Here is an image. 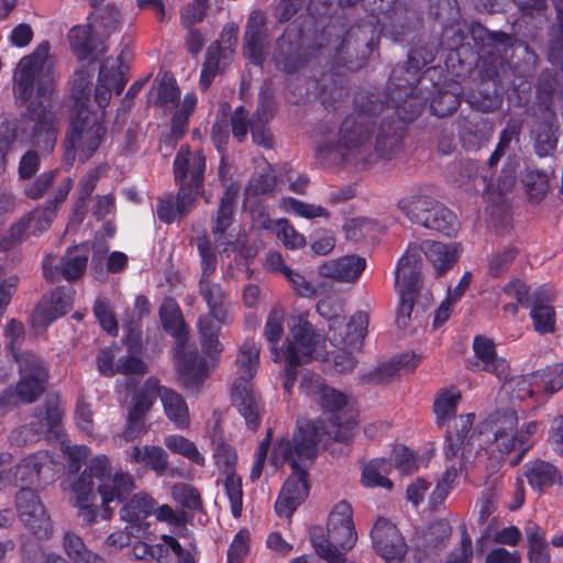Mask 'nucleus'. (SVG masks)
Masks as SVG:
<instances>
[{
  "instance_id": "nucleus-1",
  "label": "nucleus",
  "mask_w": 563,
  "mask_h": 563,
  "mask_svg": "<svg viewBox=\"0 0 563 563\" xmlns=\"http://www.w3.org/2000/svg\"><path fill=\"white\" fill-rule=\"evenodd\" d=\"M48 53L49 44L43 42L16 67L15 100L30 102L11 131L20 144L36 148L45 156L54 152L59 133V120L53 106L55 75Z\"/></svg>"
},
{
  "instance_id": "nucleus-2",
  "label": "nucleus",
  "mask_w": 563,
  "mask_h": 563,
  "mask_svg": "<svg viewBox=\"0 0 563 563\" xmlns=\"http://www.w3.org/2000/svg\"><path fill=\"white\" fill-rule=\"evenodd\" d=\"M322 430L320 422H306L297 427L291 440L280 438L276 441L271 455L272 462L275 465L287 463L292 470L275 503V510L279 516L290 517L307 498L309 486L306 468L312 465L318 455Z\"/></svg>"
},
{
  "instance_id": "nucleus-3",
  "label": "nucleus",
  "mask_w": 563,
  "mask_h": 563,
  "mask_svg": "<svg viewBox=\"0 0 563 563\" xmlns=\"http://www.w3.org/2000/svg\"><path fill=\"white\" fill-rule=\"evenodd\" d=\"M90 84V76L85 69L75 73L71 88L74 114L62 143V162L67 167L74 165L76 157L80 162L90 159L107 133L103 112H96L89 107Z\"/></svg>"
},
{
  "instance_id": "nucleus-4",
  "label": "nucleus",
  "mask_w": 563,
  "mask_h": 563,
  "mask_svg": "<svg viewBox=\"0 0 563 563\" xmlns=\"http://www.w3.org/2000/svg\"><path fill=\"white\" fill-rule=\"evenodd\" d=\"M95 481L98 482L97 490L101 497L104 519L112 517V503H122L135 489L134 481L129 473L111 474L110 461L107 455H98L90 460L73 487L78 516L86 526L92 525L97 518Z\"/></svg>"
},
{
  "instance_id": "nucleus-5",
  "label": "nucleus",
  "mask_w": 563,
  "mask_h": 563,
  "mask_svg": "<svg viewBox=\"0 0 563 563\" xmlns=\"http://www.w3.org/2000/svg\"><path fill=\"white\" fill-rule=\"evenodd\" d=\"M438 53V45L433 43H418L408 52L406 65L393 68L387 81V97L390 104L389 117L406 126L416 120L426 107L423 97L416 85L419 81V71L431 64Z\"/></svg>"
},
{
  "instance_id": "nucleus-6",
  "label": "nucleus",
  "mask_w": 563,
  "mask_h": 563,
  "mask_svg": "<svg viewBox=\"0 0 563 563\" xmlns=\"http://www.w3.org/2000/svg\"><path fill=\"white\" fill-rule=\"evenodd\" d=\"M375 125L354 114L340 124L336 141L324 140L317 147V159L324 166L342 164L356 172L373 167L372 140Z\"/></svg>"
},
{
  "instance_id": "nucleus-7",
  "label": "nucleus",
  "mask_w": 563,
  "mask_h": 563,
  "mask_svg": "<svg viewBox=\"0 0 563 563\" xmlns=\"http://www.w3.org/2000/svg\"><path fill=\"white\" fill-rule=\"evenodd\" d=\"M471 33L472 38L478 46V64L489 63L494 57L504 56L510 48L511 38L504 32H490L479 23H473L470 30H465L459 25L445 26L442 34L441 43L437 40L428 41L427 43H435L438 49L440 46L443 49L449 51L446 59V67L450 68V63L457 59L461 64V71L468 70L471 63L462 60L464 53L468 52V48L464 45V41L467 34ZM418 43H426L419 41Z\"/></svg>"
},
{
  "instance_id": "nucleus-8",
  "label": "nucleus",
  "mask_w": 563,
  "mask_h": 563,
  "mask_svg": "<svg viewBox=\"0 0 563 563\" xmlns=\"http://www.w3.org/2000/svg\"><path fill=\"white\" fill-rule=\"evenodd\" d=\"M164 330L177 340L178 372L187 388L198 389L208 376L207 362L199 353L185 350L187 330L178 305L168 299L159 308Z\"/></svg>"
},
{
  "instance_id": "nucleus-9",
  "label": "nucleus",
  "mask_w": 563,
  "mask_h": 563,
  "mask_svg": "<svg viewBox=\"0 0 563 563\" xmlns=\"http://www.w3.org/2000/svg\"><path fill=\"white\" fill-rule=\"evenodd\" d=\"M258 366L260 349L255 342L245 341L236 356L238 377L232 386V404L252 430H256L261 422V404L251 384Z\"/></svg>"
},
{
  "instance_id": "nucleus-10",
  "label": "nucleus",
  "mask_w": 563,
  "mask_h": 563,
  "mask_svg": "<svg viewBox=\"0 0 563 563\" xmlns=\"http://www.w3.org/2000/svg\"><path fill=\"white\" fill-rule=\"evenodd\" d=\"M352 517V506L342 500L330 512L327 538L311 533L310 541L317 554L328 563H344L346 552L354 547L357 534Z\"/></svg>"
},
{
  "instance_id": "nucleus-11",
  "label": "nucleus",
  "mask_w": 563,
  "mask_h": 563,
  "mask_svg": "<svg viewBox=\"0 0 563 563\" xmlns=\"http://www.w3.org/2000/svg\"><path fill=\"white\" fill-rule=\"evenodd\" d=\"M397 207L413 224L441 232L446 236L454 235L459 230L456 216L427 194L415 192L404 196L398 200Z\"/></svg>"
},
{
  "instance_id": "nucleus-12",
  "label": "nucleus",
  "mask_w": 563,
  "mask_h": 563,
  "mask_svg": "<svg viewBox=\"0 0 563 563\" xmlns=\"http://www.w3.org/2000/svg\"><path fill=\"white\" fill-rule=\"evenodd\" d=\"M316 401L324 412L330 413V422L335 430L329 431V435L333 437L335 441L347 442L355 426L351 415H347L346 411L347 396L333 387L322 385L316 391ZM316 422L323 426V439L328 433L324 422L321 420Z\"/></svg>"
},
{
  "instance_id": "nucleus-13",
  "label": "nucleus",
  "mask_w": 563,
  "mask_h": 563,
  "mask_svg": "<svg viewBox=\"0 0 563 563\" xmlns=\"http://www.w3.org/2000/svg\"><path fill=\"white\" fill-rule=\"evenodd\" d=\"M504 64V56L494 57L489 63L477 64L478 87L466 96V102L473 109L487 113L497 110L501 106L499 69Z\"/></svg>"
},
{
  "instance_id": "nucleus-14",
  "label": "nucleus",
  "mask_w": 563,
  "mask_h": 563,
  "mask_svg": "<svg viewBox=\"0 0 563 563\" xmlns=\"http://www.w3.org/2000/svg\"><path fill=\"white\" fill-rule=\"evenodd\" d=\"M15 508L20 521L37 539L53 534V522L36 490L22 487L15 495Z\"/></svg>"
},
{
  "instance_id": "nucleus-15",
  "label": "nucleus",
  "mask_w": 563,
  "mask_h": 563,
  "mask_svg": "<svg viewBox=\"0 0 563 563\" xmlns=\"http://www.w3.org/2000/svg\"><path fill=\"white\" fill-rule=\"evenodd\" d=\"M20 380L16 394L24 402H33L44 391L48 373L44 361L33 352L16 356Z\"/></svg>"
},
{
  "instance_id": "nucleus-16",
  "label": "nucleus",
  "mask_w": 563,
  "mask_h": 563,
  "mask_svg": "<svg viewBox=\"0 0 563 563\" xmlns=\"http://www.w3.org/2000/svg\"><path fill=\"white\" fill-rule=\"evenodd\" d=\"M375 552L386 563H400L408 547L398 528L386 518H378L371 531Z\"/></svg>"
},
{
  "instance_id": "nucleus-17",
  "label": "nucleus",
  "mask_w": 563,
  "mask_h": 563,
  "mask_svg": "<svg viewBox=\"0 0 563 563\" xmlns=\"http://www.w3.org/2000/svg\"><path fill=\"white\" fill-rule=\"evenodd\" d=\"M276 67L285 73L299 71L308 62L309 53L300 32L286 30L276 41L273 54Z\"/></svg>"
},
{
  "instance_id": "nucleus-18",
  "label": "nucleus",
  "mask_w": 563,
  "mask_h": 563,
  "mask_svg": "<svg viewBox=\"0 0 563 563\" xmlns=\"http://www.w3.org/2000/svg\"><path fill=\"white\" fill-rule=\"evenodd\" d=\"M291 339L287 341L284 352L285 362L306 363L320 343V334L316 333L312 324L299 316L290 329Z\"/></svg>"
},
{
  "instance_id": "nucleus-19",
  "label": "nucleus",
  "mask_w": 563,
  "mask_h": 563,
  "mask_svg": "<svg viewBox=\"0 0 563 563\" xmlns=\"http://www.w3.org/2000/svg\"><path fill=\"white\" fill-rule=\"evenodd\" d=\"M406 126L389 115L383 117L377 128L374 145L372 144L373 166L378 159L390 161L402 151Z\"/></svg>"
},
{
  "instance_id": "nucleus-20",
  "label": "nucleus",
  "mask_w": 563,
  "mask_h": 563,
  "mask_svg": "<svg viewBox=\"0 0 563 563\" xmlns=\"http://www.w3.org/2000/svg\"><path fill=\"white\" fill-rule=\"evenodd\" d=\"M268 29L265 14L257 10L247 18L243 36V54L254 65L262 66L267 48Z\"/></svg>"
},
{
  "instance_id": "nucleus-21",
  "label": "nucleus",
  "mask_w": 563,
  "mask_h": 563,
  "mask_svg": "<svg viewBox=\"0 0 563 563\" xmlns=\"http://www.w3.org/2000/svg\"><path fill=\"white\" fill-rule=\"evenodd\" d=\"M52 262V257H45L43 261V271L46 279L55 282L63 277L67 282H74L84 275L87 268L88 254L78 246L69 247L60 257L58 264L53 265Z\"/></svg>"
},
{
  "instance_id": "nucleus-22",
  "label": "nucleus",
  "mask_w": 563,
  "mask_h": 563,
  "mask_svg": "<svg viewBox=\"0 0 563 563\" xmlns=\"http://www.w3.org/2000/svg\"><path fill=\"white\" fill-rule=\"evenodd\" d=\"M176 184L203 187L206 172V156L201 152H191L181 146L173 164Z\"/></svg>"
},
{
  "instance_id": "nucleus-23",
  "label": "nucleus",
  "mask_w": 563,
  "mask_h": 563,
  "mask_svg": "<svg viewBox=\"0 0 563 563\" xmlns=\"http://www.w3.org/2000/svg\"><path fill=\"white\" fill-rule=\"evenodd\" d=\"M373 52V37H367V30L365 26L351 27L339 46L336 47V59L339 63L353 68L352 64L355 60H365Z\"/></svg>"
},
{
  "instance_id": "nucleus-24",
  "label": "nucleus",
  "mask_w": 563,
  "mask_h": 563,
  "mask_svg": "<svg viewBox=\"0 0 563 563\" xmlns=\"http://www.w3.org/2000/svg\"><path fill=\"white\" fill-rule=\"evenodd\" d=\"M390 104L387 97V87L384 91L377 89H358L353 100L355 117L376 126L379 117L389 115Z\"/></svg>"
},
{
  "instance_id": "nucleus-25",
  "label": "nucleus",
  "mask_w": 563,
  "mask_h": 563,
  "mask_svg": "<svg viewBox=\"0 0 563 563\" xmlns=\"http://www.w3.org/2000/svg\"><path fill=\"white\" fill-rule=\"evenodd\" d=\"M421 267L422 258L419 246L409 245L396 266V290L419 292L422 284Z\"/></svg>"
},
{
  "instance_id": "nucleus-26",
  "label": "nucleus",
  "mask_w": 563,
  "mask_h": 563,
  "mask_svg": "<svg viewBox=\"0 0 563 563\" xmlns=\"http://www.w3.org/2000/svg\"><path fill=\"white\" fill-rule=\"evenodd\" d=\"M274 113L275 104L273 96L269 90L262 89L258 93L257 108L251 118V135L254 143L265 148L273 146V137L267 124L273 119Z\"/></svg>"
},
{
  "instance_id": "nucleus-27",
  "label": "nucleus",
  "mask_w": 563,
  "mask_h": 563,
  "mask_svg": "<svg viewBox=\"0 0 563 563\" xmlns=\"http://www.w3.org/2000/svg\"><path fill=\"white\" fill-rule=\"evenodd\" d=\"M125 84L126 79L120 68L119 60L115 65L112 64L111 66H109L108 59L101 63L95 89V101L101 109L99 112L104 113V109L111 100L112 90H114L117 95H120Z\"/></svg>"
},
{
  "instance_id": "nucleus-28",
  "label": "nucleus",
  "mask_w": 563,
  "mask_h": 563,
  "mask_svg": "<svg viewBox=\"0 0 563 563\" xmlns=\"http://www.w3.org/2000/svg\"><path fill=\"white\" fill-rule=\"evenodd\" d=\"M473 350L477 362L474 368L489 372L497 376L499 380H507L509 377V364L496 354L494 342L483 335H477L473 342Z\"/></svg>"
},
{
  "instance_id": "nucleus-29",
  "label": "nucleus",
  "mask_w": 563,
  "mask_h": 563,
  "mask_svg": "<svg viewBox=\"0 0 563 563\" xmlns=\"http://www.w3.org/2000/svg\"><path fill=\"white\" fill-rule=\"evenodd\" d=\"M73 306V290L70 288H56L51 292L49 301L40 303L33 314L35 327H47L54 320L66 314Z\"/></svg>"
},
{
  "instance_id": "nucleus-30",
  "label": "nucleus",
  "mask_w": 563,
  "mask_h": 563,
  "mask_svg": "<svg viewBox=\"0 0 563 563\" xmlns=\"http://www.w3.org/2000/svg\"><path fill=\"white\" fill-rule=\"evenodd\" d=\"M534 153L539 157L552 156L559 141V123L556 114L548 111L541 120H538L531 131Z\"/></svg>"
},
{
  "instance_id": "nucleus-31",
  "label": "nucleus",
  "mask_w": 563,
  "mask_h": 563,
  "mask_svg": "<svg viewBox=\"0 0 563 563\" xmlns=\"http://www.w3.org/2000/svg\"><path fill=\"white\" fill-rule=\"evenodd\" d=\"M366 267L364 257L347 255L334 261H327L318 267V273L324 278L339 283L356 282Z\"/></svg>"
},
{
  "instance_id": "nucleus-32",
  "label": "nucleus",
  "mask_w": 563,
  "mask_h": 563,
  "mask_svg": "<svg viewBox=\"0 0 563 563\" xmlns=\"http://www.w3.org/2000/svg\"><path fill=\"white\" fill-rule=\"evenodd\" d=\"M70 188L71 179L68 178L62 186L58 187L53 200L47 201L43 208L35 209L26 217H24L27 221L30 232L33 235H40L49 228L53 219L56 216L58 206L65 201Z\"/></svg>"
},
{
  "instance_id": "nucleus-33",
  "label": "nucleus",
  "mask_w": 563,
  "mask_h": 563,
  "mask_svg": "<svg viewBox=\"0 0 563 563\" xmlns=\"http://www.w3.org/2000/svg\"><path fill=\"white\" fill-rule=\"evenodd\" d=\"M199 294L207 305L208 312L212 313L222 323H231L229 294L219 283L199 280Z\"/></svg>"
},
{
  "instance_id": "nucleus-34",
  "label": "nucleus",
  "mask_w": 563,
  "mask_h": 563,
  "mask_svg": "<svg viewBox=\"0 0 563 563\" xmlns=\"http://www.w3.org/2000/svg\"><path fill=\"white\" fill-rule=\"evenodd\" d=\"M523 475L533 490L544 492L555 484H561L562 475L558 467L542 460L531 461L525 464Z\"/></svg>"
},
{
  "instance_id": "nucleus-35",
  "label": "nucleus",
  "mask_w": 563,
  "mask_h": 563,
  "mask_svg": "<svg viewBox=\"0 0 563 563\" xmlns=\"http://www.w3.org/2000/svg\"><path fill=\"white\" fill-rule=\"evenodd\" d=\"M529 307L534 330L541 334L554 332L555 311L544 290L539 289L532 294Z\"/></svg>"
},
{
  "instance_id": "nucleus-36",
  "label": "nucleus",
  "mask_w": 563,
  "mask_h": 563,
  "mask_svg": "<svg viewBox=\"0 0 563 563\" xmlns=\"http://www.w3.org/2000/svg\"><path fill=\"white\" fill-rule=\"evenodd\" d=\"M48 462L46 452H37L25 456L13 468H11V483L22 487H29L35 484L43 466Z\"/></svg>"
},
{
  "instance_id": "nucleus-37",
  "label": "nucleus",
  "mask_w": 563,
  "mask_h": 563,
  "mask_svg": "<svg viewBox=\"0 0 563 563\" xmlns=\"http://www.w3.org/2000/svg\"><path fill=\"white\" fill-rule=\"evenodd\" d=\"M463 88L461 84L451 81L438 88L430 102L431 112L440 118L454 113L461 104Z\"/></svg>"
},
{
  "instance_id": "nucleus-38",
  "label": "nucleus",
  "mask_w": 563,
  "mask_h": 563,
  "mask_svg": "<svg viewBox=\"0 0 563 563\" xmlns=\"http://www.w3.org/2000/svg\"><path fill=\"white\" fill-rule=\"evenodd\" d=\"M158 397L162 400L164 412L167 418L178 429H187L189 427L190 419L188 407L183 396L170 388L159 385Z\"/></svg>"
},
{
  "instance_id": "nucleus-39",
  "label": "nucleus",
  "mask_w": 563,
  "mask_h": 563,
  "mask_svg": "<svg viewBox=\"0 0 563 563\" xmlns=\"http://www.w3.org/2000/svg\"><path fill=\"white\" fill-rule=\"evenodd\" d=\"M457 130L463 145L468 148H478L488 139L484 128L486 121L478 114L470 113L459 117Z\"/></svg>"
},
{
  "instance_id": "nucleus-40",
  "label": "nucleus",
  "mask_w": 563,
  "mask_h": 563,
  "mask_svg": "<svg viewBox=\"0 0 563 563\" xmlns=\"http://www.w3.org/2000/svg\"><path fill=\"white\" fill-rule=\"evenodd\" d=\"M419 250L433 265L437 276L446 273L457 261L456 250L441 242L426 241Z\"/></svg>"
},
{
  "instance_id": "nucleus-41",
  "label": "nucleus",
  "mask_w": 563,
  "mask_h": 563,
  "mask_svg": "<svg viewBox=\"0 0 563 563\" xmlns=\"http://www.w3.org/2000/svg\"><path fill=\"white\" fill-rule=\"evenodd\" d=\"M232 58L230 51H223L218 43H212L206 53V60L202 65L200 74V88L206 91L216 75L223 70Z\"/></svg>"
},
{
  "instance_id": "nucleus-42",
  "label": "nucleus",
  "mask_w": 563,
  "mask_h": 563,
  "mask_svg": "<svg viewBox=\"0 0 563 563\" xmlns=\"http://www.w3.org/2000/svg\"><path fill=\"white\" fill-rule=\"evenodd\" d=\"M62 548L65 555L73 563H107L106 560L91 551L84 539L73 531L64 533Z\"/></svg>"
},
{
  "instance_id": "nucleus-43",
  "label": "nucleus",
  "mask_w": 563,
  "mask_h": 563,
  "mask_svg": "<svg viewBox=\"0 0 563 563\" xmlns=\"http://www.w3.org/2000/svg\"><path fill=\"white\" fill-rule=\"evenodd\" d=\"M230 323H222L212 313L201 314L198 319V330L200 342L205 353L209 356L219 354L222 351V344L219 341L221 328Z\"/></svg>"
},
{
  "instance_id": "nucleus-44",
  "label": "nucleus",
  "mask_w": 563,
  "mask_h": 563,
  "mask_svg": "<svg viewBox=\"0 0 563 563\" xmlns=\"http://www.w3.org/2000/svg\"><path fill=\"white\" fill-rule=\"evenodd\" d=\"M156 501L146 493L135 494L120 509L122 520L140 526L148 516L153 515Z\"/></svg>"
},
{
  "instance_id": "nucleus-45",
  "label": "nucleus",
  "mask_w": 563,
  "mask_h": 563,
  "mask_svg": "<svg viewBox=\"0 0 563 563\" xmlns=\"http://www.w3.org/2000/svg\"><path fill=\"white\" fill-rule=\"evenodd\" d=\"M545 56L552 65L563 59V0L556 4V15L547 31Z\"/></svg>"
},
{
  "instance_id": "nucleus-46",
  "label": "nucleus",
  "mask_w": 563,
  "mask_h": 563,
  "mask_svg": "<svg viewBox=\"0 0 563 563\" xmlns=\"http://www.w3.org/2000/svg\"><path fill=\"white\" fill-rule=\"evenodd\" d=\"M129 457L132 462L142 463L152 468L158 475H163L168 467V455L161 446H133Z\"/></svg>"
},
{
  "instance_id": "nucleus-47",
  "label": "nucleus",
  "mask_w": 563,
  "mask_h": 563,
  "mask_svg": "<svg viewBox=\"0 0 563 563\" xmlns=\"http://www.w3.org/2000/svg\"><path fill=\"white\" fill-rule=\"evenodd\" d=\"M159 394V382L155 377H148L141 390L133 397L128 416L144 419L151 410Z\"/></svg>"
},
{
  "instance_id": "nucleus-48",
  "label": "nucleus",
  "mask_w": 563,
  "mask_h": 563,
  "mask_svg": "<svg viewBox=\"0 0 563 563\" xmlns=\"http://www.w3.org/2000/svg\"><path fill=\"white\" fill-rule=\"evenodd\" d=\"M549 179L548 173L536 167H526L521 174V181L531 201L540 202L544 199L550 187Z\"/></svg>"
},
{
  "instance_id": "nucleus-49",
  "label": "nucleus",
  "mask_w": 563,
  "mask_h": 563,
  "mask_svg": "<svg viewBox=\"0 0 563 563\" xmlns=\"http://www.w3.org/2000/svg\"><path fill=\"white\" fill-rule=\"evenodd\" d=\"M391 468V463L384 457L374 459L367 463L362 472V482L368 487L393 488V483L386 477Z\"/></svg>"
},
{
  "instance_id": "nucleus-50",
  "label": "nucleus",
  "mask_w": 563,
  "mask_h": 563,
  "mask_svg": "<svg viewBox=\"0 0 563 563\" xmlns=\"http://www.w3.org/2000/svg\"><path fill=\"white\" fill-rule=\"evenodd\" d=\"M238 191L232 186L228 187L220 200L217 216L212 225V233L217 236L218 241L232 224L233 208L236 199Z\"/></svg>"
},
{
  "instance_id": "nucleus-51",
  "label": "nucleus",
  "mask_w": 563,
  "mask_h": 563,
  "mask_svg": "<svg viewBox=\"0 0 563 563\" xmlns=\"http://www.w3.org/2000/svg\"><path fill=\"white\" fill-rule=\"evenodd\" d=\"M69 44L79 59L90 57L97 49L90 25H77L69 31Z\"/></svg>"
},
{
  "instance_id": "nucleus-52",
  "label": "nucleus",
  "mask_w": 563,
  "mask_h": 563,
  "mask_svg": "<svg viewBox=\"0 0 563 563\" xmlns=\"http://www.w3.org/2000/svg\"><path fill=\"white\" fill-rule=\"evenodd\" d=\"M460 399L461 394L455 389H442L438 393L433 404V411L439 427L444 426L451 418L455 417Z\"/></svg>"
},
{
  "instance_id": "nucleus-53",
  "label": "nucleus",
  "mask_w": 563,
  "mask_h": 563,
  "mask_svg": "<svg viewBox=\"0 0 563 563\" xmlns=\"http://www.w3.org/2000/svg\"><path fill=\"white\" fill-rule=\"evenodd\" d=\"M284 310L280 308H274L268 313L264 327V336L271 344L272 360L274 362H277L280 357V353L276 344L280 341L284 334Z\"/></svg>"
},
{
  "instance_id": "nucleus-54",
  "label": "nucleus",
  "mask_w": 563,
  "mask_h": 563,
  "mask_svg": "<svg viewBox=\"0 0 563 563\" xmlns=\"http://www.w3.org/2000/svg\"><path fill=\"white\" fill-rule=\"evenodd\" d=\"M164 444L173 453L183 455L191 463H195L199 466H203L206 463V460L203 455L199 452L197 445L192 441L183 435H167L164 440Z\"/></svg>"
},
{
  "instance_id": "nucleus-55",
  "label": "nucleus",
  "mask_w": 563,
  "mask_h": 563,
  "mask_svg": "<svg viewBox=\"0 0 563 563\" xmlns=\"http://www.w3.org/2000/svg\"><path fill=\"white\" fill-rule=\"evenodd\" d=\"M368 323V313L356 311L346 324L344 343L351 347H361L367 334Z\"/></svg>"
},
{
  "instance_id": "nucleus-56",
  "label": "nucleus",
  "mask_w": 563,
  "mask_h": 563,
  "mask_svg": "<svg viewBox=\"0 0 563 563\" xmlns=\"http://www.w3.org/2000/svg\"><path fill=\"white\" fill-rule=\"evenodd\" d=\"M196 246L201 260V277L199 280H209L217 269V256L209 238L203 234L196 238Z\"/></svg>"
},
{
  "instance_id": "nucleus-57",
  "label": "nucleus",
  "mask_w": 563,
  "mask_h": 563,
  "mask_svg": "<svg viewBox=\"0 0 563 563\" xmlns=\"http://www.w3.org/2000/svg\"><path fill=\"white\" fill-rule=\"evenodd\" d=\"M178 191L176 195V208L178 212V219L187 217L195 208L196 201L203 187H196L192 185L176 184Z\"/></svg>"
},
{
  "instance_id": "nucleus-58",
  "label": "nucleus",
  "mask_w": 563,
  "mask_h": 563,
  "mask_svg": "<svg viewBox=\"0 0 563 563\" xmlns=\"http://www.w3.org/2000/svg\"><path fill=\"white\" fill-rule=\"evenodd\" d=\"M224 488L230 500L231 514L234 518H239L243 507L242 478L235 472H231L225 476Z\"/></svg>"
},
{
  "instance_id": "nucleus-59",
  "label": "nucleus",
  "mask_w": 563,
  "mask_h": 563,
  "mask_svg": "<svg viewBox=\"0 0 563 563\" xmlns=\"http://www.w3.org/2000/svg\"><path fill=\"white\" fill-rule=\"evenodd\" d=\"M284 207L286 210L294 212L296 216L302 217L305 219H316V218H325L328 219L330 213L329 211L320 205L307 203L300 200H297L292 197H288L284 199Z\"/></svg>"
},
{
  "instance_id": "nucleus-60",
  "label": "nucleus",
  "mask_w": 563,
  "mask_h": 563,
  "mask_svg": "<svg viewBox=\"0 0 563 563\" xmlns=\"http://www.w3.org/2000/svg\"><path fill=\"white\" fill-rule=\"evenodd\" d=\"M517 255L518 250L514 246H507L492 254L488 258L489 275L492 277L504 275L509 269Z\"/></svg>"
},
{
  "instance_id": "nucleus-61",
  "label": "nucleus",
  "mask_w": 563,
  "mask_h": 563,
  "mask_svg": "<svg viewBox=\"0 0 563 563\" xmlns=\"http://www.w3.org/2000/svg\"><path fill=\"white\" fill-rule=\"evenodd\" d=\"M274 231L287 249H300L306 244L305 236L297 232L287 219L276 220Z\"/></svg>"
},
{
  "instance_id": "nucleus-62",
  "label": "nucleus",
  "mask_w": 563,
  "mask_h": 563,
  "mask_svg": "<svg viewBox=\"0 0 563 563\" xmlns=\"http://www.w3.org/2000/svg\"><path fill=\"white\" fill-rule=\"evenodd\" d=\"M172 495L175 501L190 510H199L202 507L198 490L185 483L175 484L172 487Z\"/></svg>"
},
{
  "instance_id": "nucleus-63",
  "label": "nucleus",
  "mask_w": 563,
  "mask_h": 563,
  "mask_svg": "<svg viewBox=\"0 0 563 563\" xmlns=\"http://www.w3.org/2000/svg\"><path fill=\"white\" fill-rule=\"evenodd\" d=\"M93 314L101 328L110 335L117 336L119 327L110 303L102 298H97L93 303Z\"/></svg>"
},
{
  "instance_id": "nucleus-64",
  "label": "nucleus",
  "mask_w": 563,
  "mask_h": 563,
  "mask_svg": "<svg viewBox=\"0 0 563 563\" xmlns=\"http://www.w3.org/2000/svg\"><path fill=\"white\" fill-rule=\"evenodd\" d=\"M540 378L547 394L553 395L563 387V363L554 364L534 374Z\"/></svg>"
}]
</instances>
